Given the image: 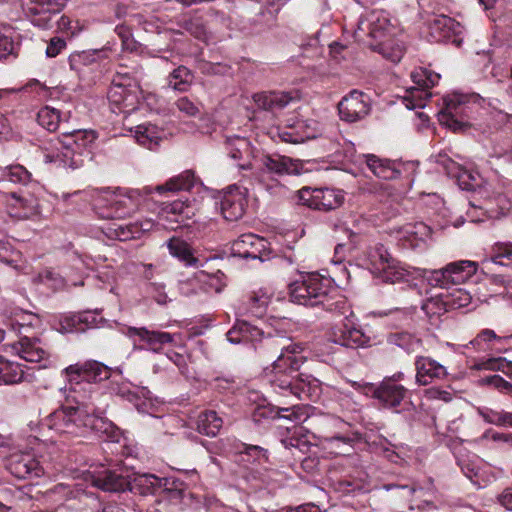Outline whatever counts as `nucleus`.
Masks as SVG:
<instances>
[{
  "instance_id": "1",
  "label": "nucleus",
  "mask_w": 512,
  "mask_h": 512,
  "mask_svg": "<svg viewBox=\"0 0 512 512\" xmlns=\"http://www.w3.org/2000/svg\"><path fill=\"white\" fill-rule=\"evenodd\" d=\"M291 301L306 307L321 305L327 312L343 315L349 307L345 297L333 287L331 278L319 273L302 274L300 280L289 284Z\"/></svg>"
},
{
  "instance_id": "2",
  "label": "nucleus",
  "mask_w": 512,
  "mask_h": 512,
  "mask_svg": "<svg viewBox=\"0 0 512 512\" xmlns=\"http://www.w3.org/2000/svg\"><path fill=\"white\" fill-rule=\"evenodd\" d=\"M254 348L261 357L273 359L274 378H285L287 374L296 373L303 365L305 358L300 356L303 346L299 343L291 342L289 338L281 334L261 335L253 341Z\"/></svg>"
},
{
  "instance_id": "3",
  "label": "nucleus",
  "mask_w": 512,
  "mask_h": 512,
  "mask_svg": "<svg viewBox=\"0 0 512 512\" xmlns=\"http://www.w3.org/2000/svg\"><path fill=\"white\" fill-rule=\"evenodd\" d=\"M96 138V132L93 130L64 131L62 137L57 138V152L45 155V162L59 161L64 166L80 167L83 163V153Z\"/></svg>"
},
{
  "instance_id": "4",
  "label": "nucleus",
  "mask_w": 512,
  "mask_h": 512,
  "mask_svg": "<svg viewBox=\"0 0 512 512\" xmlns=\"http://www.w3.org/2000/svg\"><path fill=\"white\" fill-rule=\"evenodd\" d=\"M33 320L38 322V318L32 313H24L20 317V321L12 323V328L17 330L20 338L16 342L6 345L7 349L26 362L39 363L41 360L48 357L49 353L45 348L41 347V341L37 337H30L28 334L21 332V329L31 328L34 325Z\"/></svg>"
},
{
  "instance_id": "5",
  "label": "nucleus",
  "mask_w": 512,
  "mask_h": 512,
  "mask_svg": "<svg viewBox=\"0 0 512 512\" xmlns=\"http://www.w3.org/2000/svg\"><path fill=\"white\" fill-rule=\"evenodd\" d=\"M112 369L105 363L96 361V359H87L84 362L70 364L64 368L63 373L74 392L84 383L91 392L92 384L102 382V380L111 377Z\"/></svg>"
},
{
  "instance_id": "6",
  "label": "nucleus",
  "mask_w": 512,
  "mask_h": 512,
  "mask_svg": "<svg viewBox=\"0 0 512 512\" xmlns=\"http://www.w3.org/2000/svg\"><path fill=\"white\" fill-rule=\"evenodd\" d=\"M271 383L275 392L292 395L298 400H316L322 393L319 379L304 374L295 378L294 373H288L287 377L272 379Z\"/></svg>"
},
{
  "instance_id": "7",
  "label": "nucleus",
  "mask_w": 512,
  "mask_h": 512,
  "mask_svg": "<svg viewBox=\"0 0 512 512\" xmlns=\"http://www.w3.org/2000/svg\"><path fill=\"white\" fill-rule=\"evenodd\" d=\"M391 31V21L387 12L373 10L359 17L358 26L354 31V37L359 41L370 45L374 49L372 41L382 42Z\"/></svg>"
},
{
  "instance_id": "8",
  "label": "nucleus",
  "mask_w": 512,
  "mask_h": 512,
  "mask_svg": "<svg viewBox=\"0 0 512 512\" xmlns=\"http://www.w3.org/2000/svg\"><path fill=\"white\" fill-rule=\"evenodd\" d=\"M479 263L475 261H455L445 267L429 272L427 278L431 285L440 288H450L451 285L468 281L478 271Z\"/></svg>"
},
{
  "instance_id": "9",
  "label": "nucleus",
  "mask_w": 512,
  "mask_h": 512,
  "mask_svg": "<svg viewBox=\"0 0 512 512\" xmlns=\"http://www.w3.org/2000/svg\"><path fill=\"white\" fill-rule=\"evenodd\" d=\"M85 408L81 406H66L56 409L48 415L42 425L55 430L59 434L78 435L84 434Z\"/></svg>"
},
{
  "instance_id": "10",
  "label": "nucleus",
  "mask_w": 512,
  "mask_h": 512,
  "mask_svg": "<svg viewBox=\"0 0 512 512\" xmlns=\"http://www.w3.org/2000/svg\"><path fill=\"white\" fill-rule=\"evenodd\" d=\"M297 201L319 211H331L343 203V195L341 191L332 190V188L311 190L309 187H304L297 192Z\"/></svg>"
},
{
  "instance_id": "11",
  "label": "nucleus",
  "mask_w": 512,
  "mask_h": 512,
  "mask_svg": "<svg viewBox=\"0 0 512 512\" xmlns=\"http://www.w3.org/2000/svg\"><path fill=\"white\" fill-rule=\"evenodd\" d=\"M298 427L286 428V435L281 437V444L285 449L291 450L295 460H299L301 467L307 473H313L318 468L319 459L305 457L311 449V444L306 437L299 433Z\"/></svg>"
},
{
  "instance_id": "12",
  "label": "nucleus",
  "mask_w": 512,
  "mask_h": 512,
  "mask_svg": "<svg viewBox=\"0 0 512 512\" xmlns=\"http://www.w3.org/2000/svg\"><path fill=\"white\" fill-rule=\"evenodd\" d=\"M371 111V100L367 93L352 90L338 103L342 121L353 123L367 117Z\"/></svg>"
},
{
  "instance_id": "13",
  "label": "nucleus",
  "mask_w": 512,
  "mask_h": 512,
  "mask_svg": "<svg viewBox=\"0 0 512 512\" xmlns=\"http://www.w3.org/2000/svg\"><path fill=\"white\" fill-rule=\"evenodd\" d=\"M124 334L132 339L134 344L140 343V349L160 353L166 344L174 342V334L157 331L146 327H127Z\"/></svg>"
},
{
  "instance_id": "14",
  "label": "nucleus",
  "mask_w": 512,
  "mask_h": 512,
  "mask_svg": "<svg viewBox=\"0 0 512 512\" xmlns=\"http://www.w3.org/2000/svg\"><path fill=\"white\" fill-rule=\"evenodd\" d=\"M21 6L33 25L47 28L53 16L62 11L64 4L60 0H22Z\"/></svg>"
},
{
  "instance_id": "15",
  "label": "nucleus",
  "mask_w": 512,
  "mask_h": 512,
  "mask_svg": "<svg viewBox=\"0 0 512 512\" xmlns=\"http://www.w3.org/2000/svg\"><path fill=\"white\" fill-rule=\"evenodd\" d=\"M367 391L372 393V397L379 400L384 408H397L407 395L406 387L402 384L394 383L393 379L385 378L375 386V384H366Z\"/></svg>"
},
{
  "instance_id": "16",
  "label": "nucleus",
  "mask_w": 512,
  "mask_h": 512,
  "mask_svg": "<svg viewBox=\"0 0 512 512\" xmlns=\"http://www.w3.org/2000/svg\"><path fill=\"white\" fill-rule=\"evenodd\" d=\"M461 24L447 15H434L428 20V30L432 41L459 43L458 36L462 32Z\"/></svg>"
},
{
  "instance_id": "17",
  "label": "nucleus",
  "mask_w": 512,
  "mask_h": 512,
  "mask_svg": "<svg viewBox=\"0 0 512 512\" xmlns=\"http://www.w3.org/2000/svg\"><path fill=\"white\" fill-rule=\"evenodd\" d=\"M258 167L263 173L273 176H285V174H300L303 163L299 160H293L288 156L272 153L271 155H262L257 159Z\"/></svg>"
},
{
  "instance_id": "18",
  "label": "nucleus",
  "mask_w": 512,
  "mask_h": 512,
  "mask_svg": "<svg viewBox=\"0 0 512 512\" xmlns=\"http://www.w3.org/2000/svg\"><path fill=\"white\" fill-rule=\"evenodd\" d=\"M222 272L207 273L205 271H198L193 274L187 281L180 283V293L190 297V295L198 294L197 289H190L191 284H199V289L204 293L216 292L222 290L223 284L221 281Z\"/></svg>"
},
{
  "instance_id": "19",
  "label": "nucleus",
  "mask_w": 512,
  "mask_h": 512,
  "mask_svg": "<svg viewBox=\"0 0 512 512\" xmlns=\"http://www.w3.org/2000/svg\"><path fill=\"white\" fill-rule=\"evenodd\" d=\"M246 204V193L239 187H229L221 197V213L226 221H238L246 211Z\"/></svg>"
},
{
  "instance_id": "20",
  "label": "nucleus",
  "mask_w": 512,
  "mask_h": 512,
  "mask_svg": "<svg viewBox=\"0 0 512 512\" xmlns=\"http://www.w3.org/2000/svg\"><path fill=\"white\" fill-rule=\"evenodd\" d=\"M414 366L416 371L415 381L419 385H428L448 376L446 367L431 357H416Z\"/></svg>"
},
{
  "instance_id": "21",
  "label": "nucleus",
  "mask_w": 512,
  "mask_h": 512,
  "mask_svg": "<svg viewBox=\"0 0 512 512\" xmlns=\"http://www.w3.org/2000/svg\"><path fill=\"white\" fill-rule=\"evenodd\" d=\"M11 473L20 479L41 477L44 470L38 460L30 453L13 454L8 461Z\"/></svg>"
},
{
  "instance_id": "22",
  "label": "nucleus",
  "mask_w": 512,
  "mask_h": 512,
  "mask_svg": "<svg viewBox=\"0 0 512 512\" xmlns=\"http://www.w3.org/2000/svg\"><path fill=\"white\" fill-rule=\"evenodd\" d=\"M331 338L334 343L348 348L365 347L370 342V337L366 336L362 329L356 328L350 323H342L334 327Z\"/></svg>"
},
{
  "instance_id": "23",
  "label": "nucleus",
  "mask_w": 512,
  "mask_h": 512,
  "mask_svg": "<svg viewBox=\"0 0 512 512\" xmlns=\"http://www.w3.org/2000/svg\"><path fill=\"white\" fill-rule=\"evenodd\" d=\"M266 240L254 233H244L232 242V252L241 258H262L266 249Z\"/></svg>"
},
{
  "instance_id": "24",
  "label": "nucleus",
  "mask_w": 512,
  "mask_h": 512,
  "mask_svg": "<svg viewBox=\"0 0 512 512\" xmlns=\"http://www.w3.org/2000/svg\"><path fill=\"white\" fill-rule=\"evenodd\" d=\"M431 236V227L424 222L407 223L398 230V240L406 248H417Z\"/></svg>"
},
{
  "instance_id": "25",
  "label": "nucleus",
  "mask_w": 512,
  "mask_h": 512,
  "mask_svg": "<svg viewBox=\"0 0 512 512\" xmlns=\"http://www.w3.org/2000/svg\"><path fill=\"white\" fill-rule=\"evenodd\" d=\"M8 212L12 217L29 218L37 212V199L25 191L11 192L8 197Z\"/></svg>"
},
{
  "instance_id": "26",
  "label": "nucleus",
  "mask_w": 512,
  "mask_h": 512,
  "mask_svg": "<svg viewBox=\"0 0 512 512\" xmlns=\"http://www.w3.org/2000/svg\"><path fill=\"white\" fill-rule=\"evenodd\" d=\"M128 490L140 495H153L161 488V478L151 473H134L128 476Z\"/></svg>"
},
{
  "instance_id": "27",
  "label": "nucleus",
  "mask_w": 512,
  "mask_h": 512,
  "mask_svg": "<svg viewBox=\"0 0 512 512\" xmlns=\"http://www.w3.org/2000/svg\"><path fill=\"white\" fill-rule=\"evenodd\" d=\"M92 483L104 491L129 490V476H123L115 470H103L92 478Z\"/></svg>"
},
{
  "instance_id": "28",
  "label": "nucleus",
  "mask_w": 512,
  "mask_h": 512,
  "mask_svg": "<svg viewBox=\"0 0 512 512\" xmlns=\"http://www.w3.org/2000/svg\"><path fill=\"white\" fill-rule=\"evenodd\" d=\"M271 300V294L264 288L253 291L247 300L240 307L242 314H250L253 317L261 318L264 316L266 309Z\"/></svg>"
},
{
  "instance_id": "29",
  "label": "nucleus",
  "mask_w": 512,
  "mask_h": 512,
  "mask_svg": "<svg viewBox=\"0 0 512 512\" xmlns=\"http://www.w3.org/2000/svg\"><path fill=\"white\" fill-rule=\"evenodd\" d=\"M445 107L438 113V120L450 127L453 131L462 129L463 122L457 120L456 116L464 103L463 96L453 95L444 98Z\"/></svg>"
},
{
  "instance_id": "30",
  "label": "nucleus",
  "mask_w": 512,
  "mask_h": 512,
  "mask_svg": "<svg viewBox=\"0 0 512 512\" xmlns=\"http://www.w3.org/2000/svg\"><path fill=\"white\" fill-rule=\"evenodd\" d=\"M292 97L286 92H259L253 95V101L258 108L265 111H279L290 103Z\"/></svg>"
},
{
  "instance_id": "31",
  "label": "nucleus",
  "mask_w": 512,
  "mask_h": 512,
  "mask_svg": "<svg viewBox=\"0 0 512 512\" xmlns=\"http://www.w3.org/2000/svg\"><path fill=\"white\" fill-rule=\"evenodd\" d=\"M164 499H168L173 504L185 503V499L191 496L187 485L177 478H161L160 488Z\"/></svg>"
},
{
  "instance_id": "32",
  "label": "nucleus",
  "mask_w": 512,
  "mask_h": 512,
  "mask_svg": "<svg viewBox=\"0 0 512 512\" xmlns=\"http://www.w3.org/2000/svg\"><path fill=\"white\" fill-rule=\"evenodd\" d=\"M302 415V408L298 404H292L291 407H258L253 414V418L256 421L261 418H285L298 421L301 420Z\"/></svg>"
},
{
  "instance_id": "33",
  "label": "nucleus",
  "mask_w": 512,
  "mask_h": 512,
  "mask_svg": "<svg viewBox=\"0 0 512 512\" xmlns=\"http://www.w3.org/2000/svg\"><path fill=\"white\" fill-rule=\"evenodd\" d=\"M89 430L105 435L108 438H115L118 435L117 428L111 420L98 417L96 414L90 413L89 410L84 408V434Z\"/></svg>"
},
{
  "instance_id": "34",
  "label": "nucleus",
  "mask_w": 512,
  "mask_h": 512,
  "mask_svg": "<svg viewBox=\"0 0 512 512\" xmlns=\"http://www.w3.org/2000/svg\"><path fill=\"white\" fill-rule=\"evenodd\" d=\"M262 334V329L253 326L246 321H237L234 327L230 328L226 333V337L230 343L238 344L242 342H252L256 340L258 335Z\"/></svg>"
},
{
  "instance_id": "35",
  "label": "nucleus",
  "mask_w": 512,
  "mask_h": 512,
  "mask_svg": "<svg viewBox=\"0 0 512 512\" xmlns=\"http://www.w3.org/2000/svg\"><path fill=\"white\" fill-rule=\"evenodd\" d=\"M169 253L173 257L178 258L187 267H198L199 260L194 257L192 248L189 243L181 240L179 237H172L167 241Z\"/></svg>"
},
{
  "instance_id": "36",
  "label": "nucleus",
  "mask_w": 512,
  "mask_h": 512,
  "mask_svg": "<svg viewBox=\"0 0 512 512\" xmlns=\"http://www.w3.org/2000/svg\"><path fill=\"white\" fill-rule=\"evenodd\" d=\"M366 164L375 176L383 179H395L400 176L396 163L386 158H379L375 155L366 156Z\"/></svg>"
},
{
  "instance_id": "37",
  "label": "nucleus",
  "mask_w": 512,
  "mask_h": 512,
  "mask_svg": "<svg viewBox=\"0 0 512 512\" xmlns=\"http://www.w3.org/2000/svg\"><path fill=\"white\" fill-rule=\"evenodd\" d=\"M222 424L223 420L215 410H205L201 412L196 419L197 431L207 437H216Z\"/></svg>"
},
{
  "instance_id": "38",
  "label": "nucleus",
  "mask_w": 512,
  "mask_h": 512,
  "mask_svg": "<svg viewBox=\"0 0 512 512\" xmlns=\"http://www.w3.org/2000/svg\"><path fill=\"white\" fill-rule=\"evenodd\" d=\"M387 343L403 349L406 353H415L423 345L421 338L409 332L389 333L386 338Z\"/></svg>"
},
{
  "instance_id": "39",
  "label": "nucleus",
  "mask_w": 512,
  "mask_h": 512,
  "mask_svg": "<svg viewBox=\"0 0 512 512\" xmlns=\"http://www.w3.org/2000/svg\"><path fill=\"white\" fill-rule=\"evenodd\" d=\"M195 176L193 171L181 172L178 176L170 178L164 185L156 186L158 193L189 191L194 186Z\"/></svg>"
},
{
  "instance_id": "40",
  "label": "nucleus",
  "mask_w": 512,
  "mask_h": 512,
  "mask_svg": "<svg viewBox=\"0 0 512 512\" xmlns=\"http://www.w3.org/2000/svg\"><path fill=\"white\" fill-rule=\"evenodd\" d=\"M135 138L141 146L153 149L159 143L161 132L153 123H142L135 127Z\"/></svg>"
},
{
  "instance_id": "41",
  "label": "nucleus",
  "mask_w": 512,
  "mask_h": 512,
  "mask_svg": "<svg viewBox=\"0 0 512 512\" xmlns=\"http://www.w3.org/2000/svg\"><path fill=\"white\" fill-rule=\"evenodd\" d=\"M154 222L145 218L142 221L128 223L125 226H120L116 230V235L120 241H128L131 238H139L145 232L151 231Z\"/></svg>"
},
{
  "instance_id": "42",
  "label": "nucleus",
  "mask_w": 512,
  "mask_h": 512,
  "mask_svg": "<svg viewBox=\"0 0 512 512\" xmlns=\"http://www.w3.org/2000/svg\"><path fill=\"white\" fill-rule=\"evenodd\" d=\"M353 441L354 439L351 437L335 434L334 436L323 438L322 445L330 454L346 455L351 453Z\"/></svg>"
},
{
  "instance_id": "43",
  "label": "nucleus",
  "mask_w": 512,
  "mask_h": 512,
  "mask_svg": "<svg viewBox=\"0 0 512 512\" xmlns=\"http://www.w3.org/2000/svg\"><path fill=\"white\" fill-rule=\"evenodd\" d=\"M137 211V203L131 196L120 197L113 201L107 213L102 214L104 218H126Z\"/></svg>"
},
{
  "instance_id": "44",
  "label": "nucleus",
  "mask_w": 512,
  "mask_h": 512,
  "mask_svg": "<svg viewBox=\"0 0 512 512\" xmlns=\"http://www.w3.org/2000/svg\"><path fill=\"white\" fill-rule=\"evenodd\" d=\"M495 263L509 265L512 263V242H496L490 248V254L482 264Z\"/></svg>"
},
{
  "instance_id": "45",
  "label": "nucleus",
  "mask_w": 512,
  "mask_h": 512,
  "mask_svg": "<svg viewBox=\"0 0 512 512\" xmlns=\"http://www.w3.org/2000/svg\"><path fill=\"white\" fill-rule=\"evenodd\" d=\"M104 50H88L73 52L69 56V65L75 71H81L84 66H91L93 63L100 61L101 58L105 57Z\"/></svg>"
},
{
  "instance_id": "46",
  "label": "nucleus",
  "mask_w": 512,
  "mask_h": 512,
  "mask_svg": "<svg viewBox=\"0 0 512 512\" xmlns=\"http://www.w3.org/2000/svg\"><path fill=\"white\" fill-rule=\"evenodd\" d=\"M225 150L228 156L233 159L248 157L252 152L248 138L240 136L226 137Z\"/></svg>"
},
{
  "instance_id": "47",
  "label": "nucleus",
  "mask_w": 512,
  "mask_h": 512,
  "mask_svg": "<svg viewBox=\"0 0 512 512\" xmlns=\"http://www.w3.org/2000/svg\"><path fill=\"white\" fill-rule=\"evenodd\" d=\"M437 163L442 166L443 170L446 171L447 175L450 177L458 178L460 185H464V188H469L468 183L465 181V178H472L470 173L464 170L463 167L459 165V163L451 160L450 157L439 155Z\"/></svg>"
},
{
  "instance_id": "48",
  "label": "nucleus",
  "mask_w": 512,
  "mask_h": 512,
  "mask_svg": "<svg viewBox=\"0 0 512 512\" xmlns=\"http://www.w3.org/2000/svg\"><path fill=\"white\" fill-rule=\"evenodd\" d=\"M193 75L189 68L179 66L168 77V85L177 91H186L191 84Z\"/></svg>"
},
{
  "instance_id": "49",
  "label": "nucleus",
  "mask_w": 512,
  "mask_h": 512,
  "mask_svg": "<svg viewBox=\"0 0 512 512\" xmlns=\"http://www.w3.org/2000/svg\"><path fill=\"white\" fill-rule=\"evenodd\" d=\"M479 414L486 423L512 428V412L484 408L479 410Z\"/></svg>"
},
{
  "instance_id": "50",
  "label": "nucleus",
  "mask_w": 512,
  "mask_h": 512,
  "mask_svg": "<svg viewBox=\"0 0 512 512\" xmlns=\"http://www.w3.org/2000/svg\"><path fill=\"white\" fill-rule=\"evenodd\" d=\"M472 368L476 370H499L512 377V362L507 361L503 357H493L475 362Z\"/></svg>"
},
{
  "instance_id": "51",
  "label": "nucleus",
  "mask_w": 512,
  "mask_h": 512,
  "mask_svg": "<svg viewBox=\"0 0 512 512\" xmlns=\"http://www.w3.org/2000/svg\"><path fill=\"white\" fill-rule=\"evenodd\" d=\"M37 121L40 126L50 132H54L59 127L61 121L60 111L49 106L43 107L37 113Z\"/></svg>"
},
{
  "instance_id": "52",
  "label": "nucleus",
  "mask_w": 512,
  "mask_h": 512,
  "mask_svg": "<svg viewBox=\"0 0 512 512\" xmlns=\"http://www.w3.org/2000/svg\"><path fill=\"white\" fill-rule=\"evenodd\" d=\"M408 93V96L404 97V103L409 109L425 107L427 100L431 97V93L427 88L419 86L411 87Z\"/></svg>"
},
{
  "instance_id": "53",
  "label": "nucleus",
  "mask_w": 512,
  "mask_h": 512,
  "mask_svg": "<svg viewBox=\"0 0 512 512\" xmlns=\"http://www.w3.org/2000/svg\"><path fill=\"white\" fill-rule=\"evenodd\" d=\"M374 50L378 51L383 57L394 63L401 61L404 55L403 46L395 44V42H378V44L374 46Z\"/></svg>"
},
{
  "instance_id": "54",
  "label": "nucleus",
  "mask_w": 512,
  "mask_h": 512,
  "mask_svg": "<svg viewBox=\"0 0 512 512\" xmlns=\"http://www.w3.org/2000/svg\"><path fill=\"white\" fill-rule=\"evenodd\" d=\"M30 173L23 166H12L8 168V171L3 174L0 178V189L4 188L5 183H27L29 182Z\"/></svg>"
},
{
  "instance_id": "55",
  "label": "nucleus",
  "mask_w": 512,
  "mask_h": 512,
  "mask_svg": "<svg viewBox=\"0 0 512 512\" xmlns=\"http://www.w3.org/2000/svg\"><path fill=\"white\" fill-rule=\"evenodd\" d=\"M24 377L22 369H19L18 364L14 366L12 362L5 361L3 363V373H1V381L5 384H13L21 382Z\"/></svg>"
},
{
  "instance_id": "56",
  "label": "nucleus",
  "mask_w": 512,
  "mask_h": 512,
  "mask_svg": "<svg viewBox=\"0 0 512 512\" xmlns=\"http://www.w3.org/2000/svg\"><path fill=\"white\" fill-rule=\"evenodd\" d=\"M481 383L490 385V387H494L495 389H498V391L502 393H512V383L506 381V379H504L503 377H500L499 374H493L492 376L482 378Z\"/></svg>"
},
{
  "instance_id": "57",
  "label": "nucleus",
  "mask_w": 512,
  "mask_h": 512,
  "mask_svg": "<svg viewBox=\"0 0 512 512\" xmlns=\"http://www.w3.org/2000/svg\"><path fill=\"white\" fill-rule=\"evenodd\" d=\"M235 384V378L232 376H218L210 381L211 387L218 392H230V390H234Z\"/></svg>"
},
{
  "instance_id": "58",
  "label": "nucleus",
  "mask_w": 512,
  "mask_h": 512,
  "mask_svg": "<svg viewBox=\"0 0 512 512\" xmlns=\"http://www.w3.org/2000/svg\"><path fill=\"white\" fill-rule=\"evenodd\" d=\"M126 83L118 81L117 78L112 79V87L108 91V97L114 102L124 101L127 93Z\"/></svg>"
},
{
  "instance_id": "59",
  "label": "nucleus",
  "mask_w": 512,
  "mask_h": 512,
  "mask_svg": "<svg viewBox=\"0 0 512 512\" xmlns=\"http://www.w3.org/2000/svg\"><path fill=\"white\" fill-rule=\"evenodd\" d=\"M110 391L121 398L127 399L128 402H135L137 398L135 392L131 391L129 385L125 383L112 382L110 384Z\"/></svg>"
},
{
  "instance_id": "60",
  "label": "nucleus",
  "mask_w": 512,
  "mask_h": 512,
  "mask_svg": "<svg viewBox=\"0 0 512 512\" xmlns=\"http://www.w3.org/2000/svg\"><path fill=\"white\" fill-rule=\"evenodd\" d=\"M176 108L179 109L180 112L184 113L186 116H197L199 113V108L195 103L190 101L188 97H180L175 102Z\"/></svg>"
},
{
  "instance_id": "61",
  "label": "nucleus",
  "mask_w": 512,
  "mask_h": 512,
  "mask_svg": "<svg viewBox=\"0 0 512 512\" xmlns=\"http://www.w3.org/2000/svg\"><path fill=\"white\" fill-rule=\"evenodd\" d=\"M500 339L492 329H483L479 332L475 339L471 341L474 347L478 349H485L483 343L491 342V340Z\"/></svg>"
},
{
  "instance_id": "62",
  "label": "nucleus",
  "mask_w": 512,
  "mask_h": 512,
  "mask_svg": "<svg viewBox=\"0 0 512 512\" xmlns=\"http://www.w3.org/2000/svg\"><path fill=\"white\" fill-rule=\"evenodd\" d=\"M184 29L188 31L192 36L202 39L205 38L206 31L205 26L202 25L200 20H188L184 22Z\"/></svg>"
},
{
  "instance_id": "63",
  "label": "nucleus",
  "mask_w": 512,
  "mask_h": 512,
  "mask_svg": "<svg viewBox=\"0 0 512 512\" xmlns=\"http://www.w3.org/2000/svg\"><path fill=\"white\" fill-rule=\"evenodd\" d=\"M66 47L64 38L52 37L46 48V55L48 57H56L61 53L62 49Z\"/></svg>"
},
{
  "instance_id": "64",
  "label": "nucleus",
  "mask_w": 512,
  "mask_h": 512,
  "mask_svg": "<svg viewBox=\"0 0 512 512\" xmlns=\"http://www.w3.org/2000/svg\"><path fill=\"white\" fill-rule=\"evenodd\" d=\"M14 42L11 36L0 32V59L5 58L13 53Z\"/></svg>"
}]
</instances>
